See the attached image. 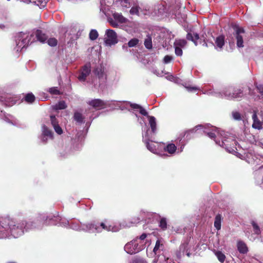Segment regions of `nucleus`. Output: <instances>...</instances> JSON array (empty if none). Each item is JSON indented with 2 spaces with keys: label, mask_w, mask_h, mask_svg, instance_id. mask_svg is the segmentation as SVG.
I'll return each mask as SVG.
<instances>
[{
  "label": "nucleus",
  "mask_w": 263,
  "mask_h": 263,
  "mask_svg": "<svg viewBox=\"0 0 263 263\" xmlns=\"http://www.w3.org/2000/svg\"><path fill=\"white\" fill-rule=\"evenodd\" d=\"M3 239L18 238L25 232L36 228V223L20 217H0Z\"/></svg>",
  "instance_id": "obj_1"
},
{
  "label": "nucleus",
  "mask_w": 263,
  "mask_h": 263,
  "mask_svg": "<svg viewBox=\"0 0 263 263\" xmlns=\"http://www.w3.org/2000/svg\"><path fill=\"white\" fill-rule=\"evenodd\" d=\"M206 127L202 125H198L194 128L190 129L185 133L184 136L186 135L187 137L190 134L195 133L199 130V133H202L206 134L209 138L213 139L216 144L224 148L227 151L231 153L234 151L230 146L235 143L234 141L233 137L230 136L228 133L218 129L217 128L213 126H210L209 124L206 125Z\"/></svg>",
  "instance_id": "obj_2"
},
{
  "label": "nucleus",
  "mask_w": 263,
  "mask_h": 263,
  "mask_svg": "<svg viewBox=\"0 0 263 263\" xmlns=\"http://www.w3.org/2000/svg\"><path fill=\"white\" fill-rule=\"evenodd\" d=\"M131 105L135 109H139L142 115L147 117L151 131L149 133L148 130H147L145 132L142 133L143 141L149 151L154 154H158V149L157 148L158 144H155L151 141L153 136L156 133L157 123L156 118L153 116H148L146 110L140 105L137 104H132Z\"/></svg>",
  "instance_id": "obj_3"
},
{
  "label": "nucleus",
  "mask_w": 263,
  "mask_h": 263,
  "mask_svg": "<svg viewBox=\"0 0 263 263\" xmlns=\"http://www.w3.org/2000/svg\"><path fill=\"white\" fill-rule=\"evenodd\" d=\"M43 219L46 225H57L59 223L62 227L69 228L76 231H83L87 232V230L85 229L87 223H82L79 222H70L66 219H62L59 216H55L51 214L46 216H43Z\"/></svg>",
  "instance_id": "obj_4"
},
{
  "label": "nucleus",
  "mask_w": 263,
  "mask_h": 263,
  "mask_svg": "<svg viewBox=\"0 0 263 263\" xmlns=\"http://www.w3.org/2000/svg\"><path fill=\"white\" fill-rule=\"evenodd\" d=\"M121 227V225L111 224L107 220L101 222L93 221L87 223L85 229L87 230V232L92 233H99L103 231L116 232L119 231Z\"/></svg>",
  "instance_id": "obj_5"
},
{
  "label": "nucleus",
  "mask_w": 263,
  "mask_h": 263,
  "mask_svg": "<svg viewBox=\"0 0 263 263\" xmlns=\"http://www.w3.org/2000/svg\"><path fill=\"white\" fill-rule=\"evenodd\" d=\"M127 105L129 104L127 101H104L101 99H96L92 100L88 102V104L96 109H101L107 107H110L114 105L117 108H120L121 110L126 108V106L123 107V104Z\"/></svg>",
  "instance_id": "obj_6"
},
{
  "label": "nucleus",
  "mask_w": 263,
  "mask_h": 263,
  "mask_svg": "<svg viewBox=\"0 0 263 263\" xmlns=\"http://www.w3.org/2000/svg\"><path fill=\"white\" fill-rule=\"evenodd\" d=\"M16 50L21 51L24 48L35 41L32 31L29 32H20L15 37Z\"/></svg>",
  "instance_id": "obj_7"
},
{
  "label": "nucleus",
  "mask_w": 263,
  "mask_h": 263,
  "mask_svg": "<svg viewBox=\"0 0 263 263\" xmlns=\"http://www.w3.org/2000/svg\"><path fill=\"white\" fill-rule=\"evenodd\" d=\"M216 96L228 100H233L242 98L243 94L241 89L229 86L224 88L221 92L217 93Z\"/></svg>",
  "instance_id": "obj_8"
},
{
  "label": "nucleus",
  "mask_w": 263,
  "mask_h": 263,
  "mask_svg": "<svg viewBox=\"0 0 263 263\" xmlns=\"http://www.w3.org/2000/svg\"><path fill=\"white\" fill-rule=\"evenodd\" d=\"M93 72L99 80L98 84L97 83H95V81L92 82L95 87L97 88L105 87L107 81V73L105 67L102 65L98 66L95 69Z\"/></svg>",
  "instance_id": "obj_9"
},
{
  "label": "nucleus",
  "mask_w": 263,
  "mask_h": 263,
  "mask_svg": "<svg viewBox=\"0 0 263 263\" xmlns=\"http://www.w3.org/2000/svg\"><path fill=\"white\" fill-rule=\"evenodd\" d=\"M150 235L146 233H143L139 237H136L134 239L136 243L138 244V247L142 251L146 247H148L151 243V240L149 238Z\"/></svg>",
  "instance_id": "obj_10"
},
{
  "label": "nucleus",
  "mask_w": 263,
  "mask_h": 263,
  "mask_svg": "<svg viewBox=\"0 0 263 263\" xmlns=\"http://www.w3.org/2000/svg\"><path fill=\"white\" fill-rule=\"evenodd\" d=\"M113 18H108V20L110 25L114 27H117L119 23H126L128 20L124 17L121 13L115 12L112 14Z\"/></svg>",
  "instance_id": "obj_11"
},
{
  "label": "nucleus",
  "mask_w": 263,
  "mask_h": 263,
  "mask_svg": "<svg viewBox=\"0 0 263 263\" xmlns=\"http://www.w3.org/2000/svg\"><path fill=\"white\" fill-rule=\"evenodd\" d=\"M105 35V43L106 45L111 46L118 42L117 34L113 30H106Z\"/></svg>",
  "instance_id": "obj_12"
},
{
  "label": "nucleus",
  "mask_w": 263,
  "mask_h": 263,
  "mask_svg": "<svg viewBox=\"0 0 263 263\" xmlns=\"http://www.w3.org/2000/svg\"><path fill=\"white\" fill-rule=\"evenodd\" d=\"M91 71V65L90 63H86L83 66L79 72L78 76V80L81 82H85L87 77L89 75Z\"/></svg>",
  "instance_id": "obj_13"
},
{
  "label": "nucleus",
  "mask_w": 263,
  "mask_h": 263,
  "mask_svg": "<svg viewBox=\"0 0 263 263\" xmlns=\"http://www.w3.org/2000/svg\"><path fill=\"white\" fill-rule=\"evenodd\" d=\"M135 240L127 243L124 246V250L129 254H134L141 251Z\"/></svg>",
  "instance_id": "obj_14"
},
{
  "label": "nucleus",
  "mask_w": 263,
  "mask_h": 263,
  "mask_svg": "<svg viewBox=\"0 0 263 263\" xmlns=\"http://www.w3.org/2000/svg\"><path fill=\"white\" fill-rule=\"evenodd\" d=\"M53 138L52 132L48 129L45 125L42 126V134L40 136V139L43 143H46L49 139Z\"/></svg>",
  "instance_id": "obj_15"
},
{
  "label": "nucleus",
  "mask_w": 263,
  "mask_h": 263,
  "mask_svg": "<svg viewBox=\"0 0 263 263\" xmlns=\"http://www.w3.org/2000/svg\"><path fill=\"white\" fill-rule=\"evenodd\" d=\"M128 103H129L128 104H127V105H126L125 104H123L122 105V106L123 107H124V106H126V109H127L128 107L129 106H130L133 109H134V114L136 116V117L137 118V120L138 121H139V123L141 124V125L142 126V133H144L147 130H148V133H149L151 132V131H149V129L147 128V127L146 126V123H145V122L144 121L143 118L142 117H140V116H138V115L137 114L136 112L137 111H139H139V109H135L132 106V104H134L135 103H131L129 102H127ZM140 114H141L140 112H139Z\"/></svg>",
  "instance_id": "obj_16"
},
{
  "label": "nucleus",
  "mask_w": 263,
  "mask_h": 263,
  "mask_svg": "<svg viewBox=\"0 0 263 263\" xmlns=\"http://www.w3.org/2000/svg\"><path fill=\"white\" fill-rule=\"evenodd\" d=\"M190 248L187 240H185L180 246L179 251L177 253L176 255L178 258H180L182 255H186L187 256L190 255Z\"/></svg>",
  "instance_id": "obj_17"
},
{
  "label": "nucleus",
  "mask_w": 263,
  "mask_h": 263,
  "mask_svg": "<svg viewBox=\"0 0 263 263\" xmlns=\"http://www.w3.org/2000/svg\"><path fill=\"white\" fill-rule=\"evenodd\" d=\"M235 35L237 39V46L238 47H243V41L242 33H244L245 31L242 28L236 27L235 28Z\"/></svg>",
  "instance_id": "obj_18"
},
{
  "label": "nucleus",
  "mask_w": 263,
  "mask_h": 263,
  "mask_svg": "<svg viewBox=\"0 0 263 263\" xmlns=\"http://www.w3.org/2000/svg\"><path fill=\"white\" fill-rule=\"evenodd\" d=\"M32 34H34L35 41L36 40L41 43H44L47 40V36L45 33H43L41 30H33Z\"/></svg>",
  "instance_id": "obj_19"
},
{
  "label": "nucleus",
  "mask_w": 263,
  "mask_h": 263,
  "mask_svg": "<svg viewBox=\"0 0 263 263\" xmlns=\"http://www.w3.org/2000/svg\"><path fill=\"white\" fill-rule=\"evenodd\" d=\"M252 119L253 121L252 127L258 130L261 129L262 128V123L258 119L255 111H253Z\"/></svg>",
  "instance_id": "obj_20"
},
{
  "label": "nucleus",
  "mask_w": 263,
  "mask_h": 263,
  "mask_svg": "<svg viewBox=\"0 0 263 263\" xmlns=\"http://www.w3.org/2000/svg\"><path fill=\"white\" fill-rule=\"evenodd\" d=\"M50 120L51 124L53 127L55 132L59 135L62 134L63 130L61 127L59 126L58 121H57L55 117L54 116H51Z\"/></svg>",
  "instance_id": "obj_21"
},
{
  "label": "nucleus",
  "mask_w": 263,
  "mask_h": 263,
  "mask_svg": "<svg viewBox=\"0 0 263 263\" xmlns=\"http://www.w3.org/2000/svg\"><path fill=\"white\" fill-rule=\"evenodd\" d=\"M237 248L241 254H246L248 252L247 245L242 240H238L237 242Z\"/></svg>",
  "instance_id": "obj_22"
},
{
  "label": "nucleus",
  "mask_w": 263,
  "mask_h": 263,
  "mask_svg": "<svg viewBox=\"0 0 263 263\" xmlns=\"http://www.w3.org/2000/svg\"><path fill=\"white\" fill-rule=\"evenodd\" d=\"M163 248L164 246L162 242V241L161 240L158 239L156 241L155 246L153 249V252L156 255H160V254L161 253V251H162Z\"/></svg>",
  "instance_id": "obj_23"
},
{
  "label": "nucleus",
  "mask_w": 263,
  "mask_h": 263,
  "mask_svg": "<svg viewBox=\"0 0 263 263\" xmlns=\"http://www.w3.org/2000/svg\"><path fill=\"white\" fill-rule=\"evenodd\" d=\"M224 44V37L222 35H220L216 37L215 40V48L221 50Z\"/></svg>",
  "instance_id": "obj_24"
},
{
  "label": "nucleus",
  "mask_w": 263,
  "mask_h": 263,
  "mask_svg": "<svg viewBox=\"0 0 263 263\" xmlns=\"http://www.w3.org/2000/svg\"><path fill=\"white\" fill-rule=\"evenodd\" d=\"M175 15L176 19L179 23H182L185 21L186 16L185 14H182L180 11H177L176 12H173Z\"/></svg>",
  "instance_id": "obj_25"
},
{
  "label": "nucleus",
  "mask_w": 263,
  "mask_h": 263,
  "mask_svg": "<svg viewBox=\"0 0 263 263\" xmlns=\"http://www.w3.org/2000/svg\"><path fill=\"white\" fill-rule=\"evenodd\" d=\"M165 12V7L162 4L155 6L154 9L155 14L158 16L162 15Z\"/></svg>",
  "instance_id": "obj_26"
},
{
  "label": "nucleus",
  "mask_w": 263,
  "mask_h": 263,
  "mask_svg": "<svg viewBox=\"0 0 263 263\" xmlns=\"http://www.w3.org/2000/svg\"><path fill=\"white\" fill-rule=\"evenodd\" d=\"M186 39L188 40L192 41L193 42L195 45H197V41L199 40V34L197 33H192L191 32L187 33L186 35Z\"/></svg>",
  "instance_id": "obj_27"
},
{
  "label": "nucleus",
  "mask_w": 263,
  "mask_h": 263,
  "mask_svg": "<svg viewBox=\"0 0 263 263\" xmlns=\"http://www.w3.org/2000/svg\"><path fill=\"white\" fill-rule=\"evenodd\" d=\"M16 100L11 97H7L5 100L2 101V103L6 106H11L16 103Z\"/></svg>",
  "instance_id": "obj_28"
},
{
  "label": "nucleus",
  "mask_w": 263,
  "mask_h": 263,
  "mask_svg": "<svg viewBox=\"0 0 263 263\" xmlns=\"http://www.w3.org/2000/svg\"><path fill=\"white\" fill-rule=\"evenodd\" d=\"M66 107L67 105L64 101H61L52 106L53 109L56 110L64 109Z\"/></svg>",
  "instance_id": "obj_29"
},
{
  "label": "nucleus",
  "mask_w": 263,
  "mask_h": 263,
  "mask_svg": "<svg viewBox=\"0 0 263 263\" xmlns=\"http://www.w3.org/2000/svg\"><path fill=\"white\" fill-rule=\"evenodd\" d=\"M164 149L170 154H173L176 152L177 147L175 144L171 143L168 144L166 147H165Z\"/></svg>",
  "instance_id": "obj_30"
},
{
  "label": "nucleus",
  "mask_w": 263,
  "mask_h": 263,
  "mask_svg": "<svg viewBox=\"0 0 263 263\" xmlns=\"http://www.w3.org/2000/svg\"><path fill=\"white\" fill-rule=\"evenodd\" d=\"M221 216L220 215H217L215 217L214 221V227L217 230L221 229Z\"/></svg>",
  "instance_id": "obj_31"
},
{
  "label": "nucleus",
  "mask_w": 263,
  "mask_h": 263,
  "mask_svg": "<svg viewBox=\"0 0 263 263\" xmlns=\"http://www.w3.org/2000/svg\"><path fill=\"white\" fill-rule=\"evenodd\" d=\"M47 1L48 0H32V3L42 8L46 6Z\"/></svg>",
  "instance_id": "obj_32"
},
{
  "label": "nucleus",
  "mask_w": 263,
  "mask_h": 263,
  "mask_svg": "<svg viewBox=\"0 0 263 263\" xmlns=\"http://www.w3.org/2000/svg\"><path fill=\"white\" fill-rule=\"evenodd\" d=\"M144 45L147 49H150L152 48V39L150 35H147L144 41Z\"/></svg>",
  "instance_id": "obj_33"
},
{
  "label": "nucleus",
  "mask_w": 263,
  "mask_h": 263,
  "mask_svg": "<svg viewBox=\"0 0 263 263\" xmlns=\"http://www.w3.org/2000/svg\"><path fill=\"white\" fill-rule=\"evenodd\" d=\"M73 118L74 120L79 123H82L84 122V118L83 117L82 115L79 112H74Z\"/></svg>",
  "instance_id": "obj_34"
},
{
  "label": "nucleus",
  "mask_w": 263,
  "mask_h": 263,
  "mask_svg": "<svg viewBox=\"0 0 263 263\" xmlns=\"http://www.w3.org/2000/svg\"><path fill=\"white\" fill-rule=\"evenodd\" d=\"M215 254L217 258H218V260L221 262H224L225 259H226V256L221 251H217L215 253Z\"/></svg>",
  "instance_id": "obj_35"
},
{
  "label": "nucleus",
  "mask_w": 263,
  "mask_h": 263,
  "mask_svg": "<svg viewBox=\"0 0 263 263\" xmlns=\"http://www.w3.org/2000/svg\"><path fill=\"white\" fill-rule=\"evenodd\" d=\"M232 116L234 120L240 121L242 120V116L240 113L237 111L234 110L232 112Z\"/></svg>",
  "instance_id": "obj_36"
},
{
  "label": "nucleus",
  "mask_w": 263,
  "mask_h": 263,
  "mask_svg": "<svg viewBox=\"0 0 263 263\" xmlns=\"http://www.w3.org/2000/svg\"><path fill=\"white\" fill-rule=\"evenodd\" d=\"M35 100V96L33 95L32 93H27L25 98V100L28 102L31 103Z\"/></svg>",
  "instance_id": "obj_37"
},
{
  "label": "nucleus",
  "mask_w": 263,
  "mask_h": 263,
  "mask_svg": "<svg viewBox=\"0 0 263 263\" xmlns=\"http://www.w3.org/2000/svg\"><path fill=\"white\" fill-rule=\"evenodd\" d=\"M251 223L253 228V231L254 233L256 235H259L261 233V231L260 230L259 226L255 221H252Z\"/></svg>",
  "instance_id": "obj_38"
},
{
  "label": "nucleus",
  "mask_w": 263,
  "mask_h": 263,
  "mask_svg": "<svg viewBox=\"0 0 263 263\" xmlns=\"http://www.w3.org/2000/svg\"><path fill=\"white\" fill-rule=\"evenodd\" d=\"M48 91L51 95H60V91L58 89V88L57 87H52L51 88H49L48 90Z\"/></svg>",
  "instance_id": "obj_39"
},
{
  "label": "nucleus",
  "mask_w": 263,
  "mask_h": 263,
  "mask_svg": "<svg viewBox=\"0 0 263 263\" xmlns=\"http://www.w3.org/2000/svg\"><path fill=\"white\" fill-rule=\"evenodd\" d=\"M186 44V42L185 40H176L174 43V46H179L181 48L184 47Z\"/></svg>",
  "instance_id": "obj_40"
},
{
  "label": "nucleus",
  "mask_w": 263,
  "mask_h": 263,
  "mask_svg": "<svg viewBox=\"0 0 263 263\" xmlns=\"http://www.w3.org/2000/svg\"><path fill=\"white\" fill-rule=\"evenodd\" d=\"M98 37V33L95 29H92L89 33V38L91 40H95Z\"/></svg>",
  "instance_id": "obj_41"
},
{
  "label": "nucleus",
  "mask_w": 263,
  "mask_h": 263,
  "mask_svg": "<svg viewBox=\"0 0 263 263\" xmlns=\"http://www.w3.org/2000/svg\"><path fill=\"white\" fill-rule=\"evenodd\" d=\"M0 117H1V118H3V117H5V120H6L7 122H10V123H12V124H13V125H15V124H16V121H15V120H12H12L10 121V119H9L8 118V117H6V116H5V112H3V111L2 110H1V109H0Z\"/></svg>",
  "instance_id": "obj_42"
},
{
  "label": "nucleus",
  "mask_w": 263,
  "mask_h": 263,
  "mask_svg": "<svg viewBox=\"0 0 263 263\" xmlns=\"http://www.w3.org/2000/svg\"><path fill=\"white\" fill-rule=\"evenodd\" d=\"M159 227L163 230H165L167 228V222L165 218H161L159 221Z\"/></svg>",
  "instance_id": "obj_43"
},
{
  "label": "nucleus",
  "mask_w": 263,
  "mask_h": 263,
  "mask_svg": "<svg viewBox=\"0 0 263 263\" xmlns=\"http://www.w3.org/2000/svg\"><path fill=\"white\" fill-rule=\"evenodd\" d=\"M116 2H119L121 6L124 8H127L130 6L128 0H116Z\"/></svg>",
  "instance_id": "obj_44"
},
{
  "label": "nucleus",
  "mask_w": 263,
  "mask_h": 263,
  "mask_svg": "<svg viewBox=\"0 0 263 263\" xmlns=\"http://www.w3.org/2000/svg\"><path fill=\"white\" fill-rule=\"evenodd\" d=\"M139 43V40L136 38L132 39L128 43V45L130 47L136 46Z\"/></svg>",
  "instance_id": "obj_45"
},
{
  "label": "nucleus",
  "mask_w": 263,
  "mask_h": 263,
  "mask_svg": "<svg viewBox=\"0 0 263 263\" xmlns=\"http://www.w3.org/2000/svg\"><path fill=\"white\" fill-rule=\"evenodd\" d=\"M130 13L132 15H139V8L138 6L133 7L130 10Z\"/></svg>",
  "instance_id": "obj_46"
},
{
  "label": "nucleus",
  "mask_w": 263,
  "mask_h": 263,
  "mask_svg": "<svg viewBox=\"0 0 263 263\" xmlns=\"http://www.w3.org/2000/svg\"><path fill=\"white\" fill-rule=\"evenodd\" d=\"M48 44L52 47L55 46L57 45V40L55 38H50L47 40Z\"/></svg>",
  "instance_id": "obj_47"
},
{
  "label": "nucleus",
  "mask_w": 263,
  "mask_h": 263,
  "mask_svg": "<svg viewBox=\"0 0 263 263\" xmlns=\"http://www.w3.org/2000/svg\"><path fill=\"white\" fill-rule=\"evenodd\" d=\"M175 46V53L177 56H181L182 55V50L181 47L177 46Z\"/></svg>",
  "instance_id": "obj_48"
},
{
  "label": "nucleus",
  "mask_w": 263,
  "mask_h": 263,
  "mask_svg": "<svg viewBox=\"0 0 263 263\" xmlns=\"http://www.w3.org/2000/svg\"><path fill=\"white\" fill-rule=\"evenodd\" d=\"M162 255H157V257H156L153 261L152 263H157L159 262V263H162L164 261V258H161Z\"/></svg>",
  "instance_id": "obj_49"
},
{
  "label": "nucleus",
  "mask_w": 263,
  "mask_h": 263,
  "mask_svg": "<svg viewBox=\"0 0 263 263\" xmlns=\"http://www.w3.org/2000/svg\"><path fill=\"white\" fill-rule=\"evenodd\" d=\"M161 258H164L163 261H164L165 263H175L172 258L168 257L166 258V257L163 255H162Z\"/></svg>",
  "instance_id": "obj_50"
},
{
  "label": "nucleus",
  "mask_w": 263,
  "mask_h": 263,
  "mask_svg": "<svg viewBox=\"0 0 263 263\" xmlns=\"http://www.w3.org/2000/svg\"><path fill=\"white\" fill-rule=\"evenodd\" d=\"M100 3H101L100 10L102 11L104 14H105L106 13V12H105L106 8H105L103 6V5H106L107 4L105 2H104L103 0H101Z\"/></svg>",
  "instance_id": "obj_51"
},
{
  "label": "nucleus",
  "mask_w": 263,
  "mask_h": 263,
  "mask_svg": "<svg viewBox=\"0 0 263 263\" xmlns=\"http://www.w3.org/2000/svg\"><path fill=\"white\" fill-rule=\"evenodd\" d=\"M172 60V57L170 55H166L163 59V62L165 64L169 63Z\"/></svg>",
  "instance_id": "obj_52"
},
{
  "label": "nucleus",
  "mask_w": 263,
  "mask_h": 263,
  "mask_svg": "<svg viewBox=\"0 0 263 263\" xmlns=\"http://www.w3.org/2000/svg\"><path fill=\"white\" fill-rule=\"evenodd\" d=\"M257 90L260 93L261 96L263 97V85H258L256 86Z\"/></svg>",
  "instance_id": "obj_53"
},
{
  "label": "nucleus",
  "mask_w": 263,
  "mask_h": 263,
  "mask_svg": "<svg viewBox=\"0 0 263 263\" xmlns=\"http://www.w3.org/2000/svg\"><path fill=\"white\" fill-rule=\"evenodd\" d=\"M133 263H147V262L143 259L137 258L134 260Z\"/></svg>",
  "instance_id": "obj_54"
},
{
  "label": "nucleus",
  "mask_w": 263,
  "mask_h": 263,
  "mask_svg": "<svg viewBox=\"0 0 263 263\" xmlns=\"http://www.w3.org/2000/svg\"><path fill=\"white\" fill-rule=\"evenodd\" d=\"M186 88L187 89L188 91H192L193 90H197L198 89L197 87H189V86H186Z\"/></svg>",
  "instance_id": "obj_55"
},
{
  "label": "nucleus",
  "mask_w": 263,
  "mask_h": 263,
  "mask_svg": "<svg viewBox=\"0 0 263 263\" xmlns=\"http://www.w3.org/2000/svg\"><path fill=\"white\" fill-rule=\"evenodd\" d=\"M167 79L171 81H175V78L173 75L168 76Z\"/></svg>",
  "instance_id": "obj_56"
},
{
  "label": "nucleus",
  "mask_w": 263,
  "mask_h": 263,
  "mask_svg": "<svg viewBox=\"0 0 263 263\" xmlns=\"http://www.w3.org/2000/svg\"><path fill=\"white\" fill-rule=\"evenodd\" d=\"M263 173V166L260 167L258 171H256V174H262Z\"/></svg>",
  "instance_id": "obj_57"
},
{
  "label": "nucleus",
  "mask_w": 263,
  "mask_h": 263,
  "mask_svg": "<svg viewBox=\"0 0 263 263\" xmlns=\"http://www.w3.org/2000/svg\"><path fill=\"white\" fill-rule=\"evenodd\" d=\"M153 72H154V73L157 75L158 76H162V74H163V71H161V73H159V72H157V70L154 71Z\"/></svg>",
  "instance_id": "obj_58"
},
{
  "label": "nucleus",
  "mask_w": 263,
  "mask_h": 263,
  "mask_svg": "<svg viewBox=\"0 0 263 263\" xmlns=\"http://www.w3.org/2000/svg\"><path fill=\"white\" fill-rule=\"evenodd\" d=\"M184 144H183L181 145V146H180V148H178V153H180V152H182L183 149L184 148Z\"/></svg>",
  "instance_id": "obj_59"
},
{
  "label": "nucleus",
  "mask_w": 263,
  "mask_h": 263,
  "mask_svg": "<svg viewBox=\"0 0 263 263\" xmlns=\"http://www.w3.org/2000/svg\"><path fill=\"white\" fill-rule=\"evenodd\" d=\"M21 2L26 3V4H29L30 3H32V0H20Z\"/></svg>",
  "instance_id": "obj_60"
},
{
  "label": "nucleus",
  "mask_w": 263,
  "mask_h": 263,
  "mask_svg": "<svg viewBox=\"0 0 263 263\" xmlns=\"http://www.w3.org/2000/svg\"><path fill=\"white\" fill-rule=\"evenodd\" d=\"M0 239H3V233L1 229V224H0Z\"/></svg>",
  "instance_id": "obj_61"
},
{
  "label": "nucleus",
  "mask_w": 263,
  "mask_h": 263,
  "mask_svg": "<svg viewBox=\"0 0 263 263\" xmlns=\"http://www.w3.org/2000/svg\"><path fill=\"white\" fill-rule=\"evenodd\" d=\"M140 220V218H138L136 220H135L134 221H132L131 223H135L139 222Z\"/></svg>",
  "instance_id": "obj_62"
},
{
  "label": "nucleus",
  "mask_w": 263,
  "mask_h": 263,
  "mask_svg": "<svg viewBox=\"0 0 263 263\" xmlns=\"http://www.w3.org/2000/svg\"><path fill=\"white\" fill-rule=\"evenodd\" d=\"M122 226L124 227H130L131 225L130 224L127 225V224H123Z\"/></svg>",
  "instance_id": "obj_63"
},
{
  "label": "nucleus",
  "mask_w": 263,
  "mask_h": 263,
  "mask_svg": "<svg viewBox=\"0 0 263 263\" xmlns=\"http://www.w3.org/2000/svg\"><path fill=\"white\" fill-rule=\"evenodd\" d=\"M4 25H0V28H4Z\"/></svg>",
  "instance_id": "obj_64"
}]
</instances>
